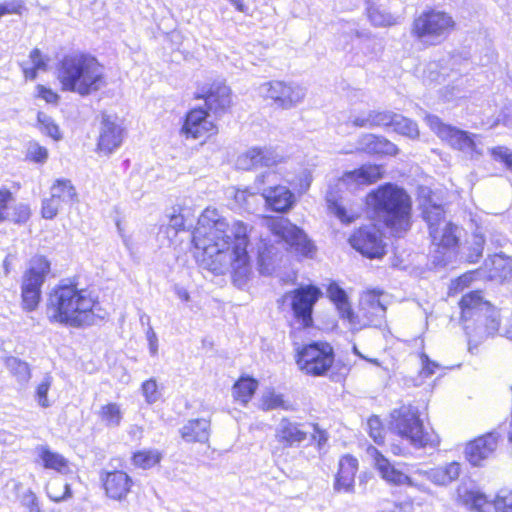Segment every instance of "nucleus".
I'll return each mask as SVG.
<instances>
[{"instance_id":"obj_1","label":"nucleus","mask_w":512,"mask_h":512,"mask_svg":"<svg viewBox=\"0 0 512 512\" xmlns=\"http://www.w3.org/2000/svg\"><path fill=\"white\" fill-rule=\"evenodd\" d=\"M195 226L192 242L203 251V262L217 275L231 273L235 282L243 281L250 272L247 226Z\"/></svg>"},{"instance_id":"obj_2","label":"nucleus","mask_w":512,"mask_h":512,"mask_svg":"<svg viewBox=\"0 0 512 512\" xmlns=\"http://www.w3.org/2000/svg\"><path fill=\"white\" fill-rule=\"evenodd\" d=\"M97 305L88 289L79 288L75 283H60L48 296L46 315L51 323L83 328L95 324Z\"/></svg>"},{"instance_id":"obj_3","label":"nucleus","mask_w":512,"mask_h":512,"mask_svg":"<svg viewBox=\"0 0 512 512\" xmlns=\"http://www.w3.org/2000/svg\"><path fill=\"white\" fill-rule=\"evenodd\" d=\"M57 80L62 91L80 96L91 95L107 83L103 64L86 52L65 55L58 64Z\"/></svg>"},{"instance_id":"obj_4","label":"nucleus","mask_w":512,"mask_h":512,"mask_svg":"<svg viewBox=\"0 0 512 512\" xmlns=\"http://www.w3.org/2000/svg\"><path fill=\"white\" fill-rule=\"evenodd\" d=\"M365 204L384 224H409L412 219V197L403 187L390 182L370 190Z\"/></svg>"},{"instance_id":"obj_5","label":"nucleus","mask_w":512,"mask_h":512,"mask_svg":"<svg viewBox=\"0 0 512 512\" xmlns=\"http://www.w3.org/2000/svg\"><path fill=\"white\" fill-rule=\"evenodd\" d=\"M368 455L373 458L374 465L380 472L383 479L387 482L402 485L407 484L412 487L426 492L427 487L417 481L418 477L426 478L435 485L445 486L458 479L461 473V465L458 462H451L444 466L435 467L429 470L418 469L413 473V476H407L401 471L396 470L375 447H368Z\"/></svg>"},{"instance_id":"obj_6","label":"nucleus","mask_w":512,"mask_h":512,"mask_svg":"<svg viewBox=\"0 0 512 512\" xmlns=\"http://www.w3.org/2000/svg\"><path fill=\"white\" fill-rule=\"evenodd\" d=\"M461 318L467 334L493 335L498 331L500 320L498 311L489 301L483 299L479 291L464 295L460 301Z\"/></svg>"},{"instance_id":"obj_7","label":"nucleus","mask_w":512,"mask_h":512,"mask_svg":"<svg viewBox=\"0 0 512 512\" xmlns=\"http://www.w3.org/2000/svg\"><path fill=\"white\" fill-rule=\"evenodd\" d=\"M390 428L416 448L435 447L438 440L427 431L420 419L419 410L413 405H402L391 412Z\"/></svg>"},{"instance_id":"obj_8","label":"nucleus","mask_w":512,"mask_h":512,"mask_svg":"<svg viewBox=\"0 0 512 512\" xmlns=\"http://www.w3.org/2000/svg\"><path fill=\"white\" fill-rule=\"evenodd\" d=\"M456 22L446 11L429 8L414 17L410 33L419 41L436 40L454 31Z\"/></svg>"},{"instance_id":"obj_9","label":"nucleus","mask_w":512,"mask_h":512,"mask_svg":"<svg viewBox=\"0 0 512 512\" xmlns=\"http://www.w3.org/2000/svg\"><path fill=\"white\" fill-rule=\"evenodd\" d=\"M383 292L380 290H368L361 294L358 311L350 310L347 321L350 329L359 331L366 327H381L385 322L386 306L381 300Z\"/></svg>"},{"instance_id":"obj_10","label":"nucleus","mask_w":512,"mask_h":512,"mask_svg":"<svg viewBox=\"0 0 512 512\" xmlns=\"http://www.w3.org/2000/svg\"><path fill=\"white\" fill-rule=\"evenodd\" d=\"M462 226H429L432 246L431 263L435 268H442L453 261L456 256Z\"/></svg>"},{"instance_id":"obj_11","label":"nucleus","mask_w":512,"mask_h":512,"mask_svg":"<svg viewBox=\"0 0 512 512\" xmlns=\"http://www.w3.org/2000/svg\"><path fill=\"white\" fill-rule=\"evenodd\" d=\"M179 133L187 140H197L206 144L218 133V125L210 118V112L202 106H195L186 111L182 118Z\"/></svg>"},{"instance_id":"obj_12","label":"nucleus","mask_w":512,"mask_h":512,"mask_svg":"<svg viewBox=\"0 0 512 512\" xmlns=\"http://www.w3.org/2000/svg\"><path fill=\"white\" fill-rule=\"evenodd\" d=\"M275 242L282 243L286 250L298 259H313L317 247L299 226H268Z\"/></svg>"},{"instance_id":"obj_13","label":"nucleus","mask_w":512,"mask_h":512,"mask_svg":"<svg viewBox=\"0 0 512 512\" xmlns=\"http://www.w3.org/2000/svg\"><path fill=\"white\" fill-rule=\"evenodd\" d=\"M334 361L333 348L324 342H313L304 346L298 353L297 364L308 375L325 374Z\"/></svg>"},{"instance_id":"obj_14","label":"nucleus","mask_w":512,"mask_h":512,"mask_svg":"<svg viewBox=\"0 0 512 512\" xmlns=\"http://www.w3.org/2000/svg\"><path fill=\"white\" fill-rule=\"evenodd\" d=\"M321 296L322 291L314 285L301 286L284 295V299L291 300L294 318L302 328L312 326L313 308Z\"/></svg>"},{"instance_id":"obj_15","label":"nucleus","mask_w":512,"mask_h":512,"mask_svg":"<svg viewBox=\"0 0 512 512\" xmlns=\"http://www.w3.org/2000/svg\"><path fill=\"white\" fill-rule=\"evenodd\" d=\"M429 128L443 142L458 151H475L476 142L473 135L450 124L444 123L438 116L428 115L425 118Z\"/></svg>"},{"instance_id":"obj_16","label":"nucleus","mask_w":512,"mask_h":512,"mask_svg":"<svg viewBox=\"0 0 512 512\" xmlns=\"http://www.w3.org/2000/svg\"><path fill=\"white\" fill-rule=\"evenodd\" d=\"M195 100H202L205 109L212 111L215 115L228 112L232 106V93L224 81L213 80L202 85L194 94Z\"/></svg>"},{"instance_id":"obj_17","label":"nucleus","mask_w":512,"mask_h":512,"mask_svg":"<svg viewBox=\"0 0 512 512\" xmlns=\"http://www.w3.org/2000/svg\"><path fill=\"white\" fill-rule=\"evenodd\" d=\"M377 226H360L349 238L350 245L363 256L379 259L386 254V243Z\"/></svg>"},{"instance_id":"obj_18","label":"nucleus","mask_w":512,"mask_h":512,"mask_svg":"<svg viewBox=\"0 0 512 512\" xmlns=\"http://www.w3.org/2000/svg\"><path fill=\"white\" fill-rule=\"evenodd\" d=\"M262 89L263 97L281 109H289L302 99L298 88L284 81H268L262 85Z\"/></svg>"},{"instance_id":"obj_19","label":"nucleus","mask_w":512,"mask_h":512,"mask_svg":"<svg viewBox=\"0 0 512 512\" xmlns=\"http://www.w3.org/2000/svg\"><path fill=\"white\" fill-rule=\"evenodd\" d=\"M124 129L109 115H103L95 152L100 156H110L123 143Z\"/></svg>"},{"instance_id":"obj_20","label":"nucleus","mask_w":512,"mask_h":512,"mask_svg":"<svg viewBox=\"0 0 512 512\" xmlns=\"http://www.w3.org/2000/svg\"><path fill=\"white\" fill-rule=\"evenodd\" d=\"M308 426L288 417H282L275 426L274 438L283 448L299 447L310 433Z\"/></svg>"},{"instance_id":"obj_21","label":"nucleus","mask_w":512,"mask_h":512,"mask_svg":"<svg viewBox=\"0 0 512 512\" xmlns=\"http://www.w3.org/2000/svg\"><path fill=\"white\" fill-rule=\"evenodd\" d=\"M28 205L16 203L15 196L7 186L0 187V222L23 224L30 218Z\"/></svg>"},{"instance_id":"obj_22","label":"nucleus","mask_w":512,"mask_h":512,"mask_svg":"<svg viewBox=\"0 0 512 512\" xmlns=\"http://www.w3.org/2000/svg\"><path fill=\"white\" fill-rule=\"evenodd\" d=\"M385 175L384 166L376 163H365L359 167L345 171L338 181L345 186H370L377 183Z\"/></svg>"},{"instance_id":"obj_23","label":"nucleus","mask_w":512,"mask_h":512,"mask_svg":"<svg viewBox=\"0 0 512 512\" xmlns=\"http://www.w3.org/2000/svg\"><path fill=\"white\" fill-rule=\"evenodd\" d=\"M100 479L106 496L116 501L125 500L133 485L132 478L121 470L102 471Z\"/></svg>"},{"instance_id":"obj_24","label":"nucleus","mask_w":512,"mask_h":512,"mask_svg":"<svg viewBox=\"0 0 512 512\" xmlns=\"http://www.w3.org/2000/svg\"><path fill=\"white\" fill-rule=\"evenodd\" d=\"M238 165L241 169L252 170L259 167L276 166L281 158L271 149L252 147L238 157Z\"/></svg>"},{"instance_id":"obj_25","label":"nucleus","mask_w":512,"mask_h":512,"mask_svg":"<svg viewBox=\"0 0 512 512\" xmlns=\"http://www.w3.org/2000/svg\"><path fill=\"white\" fill-rule=\"evenodd\" d=\"M497 443L498 435L496 433H488L476 438L474 441L468 443L465 448L467 460L474 466L480 465L483 460L493 454Z\"/></svg>"},{"instance_id":"obj_26","label":"nucleus","mask_w":512,"mask_h":512,"mask_svg":"<svg viewBox=\"0 0 512 512\" xmlns=\"http://www.w3.org/2000/svg\"><path fill=\"white\" fill-rule=\"evenodd\" d=\"M50 272V263L43 256H34L29 267L22 276L21 288H30L41 291L45 278Z\"/></svg>"},{"instance_id":"obj_27","label":"nucleus","mask_w":512,"mask_h":512,"mask_svg":"<svg viewBox=\"0 0 512 512\" xmlns=\"http://www.w3.org/2000/svg\"><path fill=\"white\" fill-rule=\"evenodd\" d=\"M263 198L267 208L277 213L288 212L295 203L293 193L287 187L281 185L270 187L263 194Z\"/></svg>"},{"instance_id":"obj_28","label":"nucleus","mask_w":512,"mask_h":512,"mask_svg":"<svg viewBox=\"0 0 512 512\" xmlns=\"http://www.w3.org/2000/svg\"><path fill=\"white\" fill-rule=\"evenodd\" d=\"M358 470V460L345 455L339 461V471L337 473L334 489L337 491L351 492L354 486V478Z\"/></svg>"},{"instance_id":"obj_29","label":"nucleus","mask_w":512,"mask_h":512,"mask_svg":"<svg viewBox=\"0 0 512 512\" xmlns=\"http://www.w3.org/2000/svg\"><path fill=\"white\" fill-rule=\"evenodd\" d=\"M182 439L188 443H206L210 437V421L206 418L190 419L180 429Z\"/></svg>"},{"instance_id":"obj_30","label":"nucleus","mask_w":512,"mask_h":512,"mask_svg":"<svg viewBox=\"0 0 512 512\" xmlns=\"http://www.w3.org/2000/svg\"><path fill=\"white\" fill-rule=\"evenodd\" d=\"M361 150L370 155L395 156L398 148L388 139L373 134L364 135L361 140Z\"/></svg>"},{"instance_id":"obj_31","label":"nucleus","mask_w":512,"mask_h":512,"mask_svg":"<svg viewBox=\"0 0 512 512\" xmlns=\"http://www.w3.org/2000/svg\"><path fill=\"white\" fill-rule=\"evenodd\" d=\"M471 235L465 240L463 249H467L466 260L470 263H476L482 256L485 243L483 226H472Z\"/></svg>"},{"instance_id":"obj_32","label":"nucleus","mask_w":512,"mask_h":512,"mask_svg":"<svg viewBox=\"0 0 512 512\" xmlns=\"http://www.w3.org/2000/svg\"><path fill=\"white\" fill-rule=\"evenodd\" d=\"M457 495L464 505L478 512H485V507L490 505L486 495L477 490L468 489L466 486H459Z\"/></svg>"},{"instance_id":"obj_33","label":"nucleus","mask_w":512,"mask_h":512,"mask_svg":"<svg viewBox=\"0 0 512 512\" xmlns=\"http://www.w3.org/2000/svg\"><path fill=\"white\" fill-rule=\"evenodd\" d=\"M259 408L266 412L276 409L288 411L292 410V405L284 399L283 394L277 393L273 388H268L260 397Z\"/></svg>"},{"instance_id":"obj_34","label":"nucleus","mask_w":512,"mask_h":512,"mask_svg":"<svg viewBox=\"0 0 512 512\" xmlns=\"http://www.w3.org/2000/svg\"><path fill=\"white\" fill-rule=\"evenodd\" d=\"M51 197L60 203L74 202L77 192L69 179H57L51 186Z\"/></svg>"},{"instance_id":"obj_35","label":"nucleus","mask_w":512,"mask_h":512,"mask_svg":"<svg viewBox=\"0 0 512 512\" xmlns=\"http://www.w3.org/2000/svg\"><path fill=\"white\" fill-rule=\"evenodd\" d=\"M490 278L506 280L512 276V260L501 254H495L489 259Z\"/></svg>"},{"instance_id":"obj_36","label":"nucleus","mask_w":512,"mask_h":512,"mask_svg":"<svg viewBox=\"0 0 512 512\" xmlns=\"http://www.w3.org/2000/svg\"><path fill=\"white\" fill-rule=\"evenodd\" d=\"M327 293L331 301L336 305L340 317L346 320L351 310L346 292L337 283L333 282L328 286Z\"/></svg>"},{"instance_id":"obj_37","label":"nucleus","mask_w":512,"mask_h":512,"mask_svg":"<svg viewBox=\"0 0 512 512\" xmlns=\"http://www.w3.org/2000/svg\"><path fill=\"white\" fill-rule=\"evenodd\" d=\"M162 458L158 449H143L135 452L131 460L134 466L146 470L159 464Z\"/></svg>"},{"instance_id":"obj_38","label":"nucleus","mask_w":512,"mask_h":512,"mask_svg":"<svg viewBox=\"0 0 512 512\" xmlns=\"http://www.w3.org/2000/svg\"><path fill=\"white\" fill-rule=\"evenodd\" d=\"M40 458L45 468L53 469L60 473H66L69 470L68 461L61 454L52 452L48 448H41Z\"/></svg>"},{"instance_id":"obj_39","label":"nucleus","mask_w":512,"mask_h":512,"mask_svg":"<svg viewBox=\"0 0 512 512\" xmlns=\"http://www.w3.org/2000/svg\"><path fill=\"white\" fill-rule=\"evenodd\" d=\"M29 57L32 62V66L31 67L22 66V72L26 79L34 80L37 77L38 72L40 70L44 71L47 69L48 59L44 57L41 50L38 48H34L30 52Z\"/></svg>"},{"instance_id":"obj_40","label":"nucleus","mask_w":512,"mask_h":512,"mask_svg":"<svg viewBox=\"0 0 512 512\" xmlns=\"http://www.w3.org/2000/svg\"><path fill=\"white\" fill-rule=\"evenodd\" d=\"M258 387L256 380L252 378H241L233 387L234 397L244 405L249 402Z\"/></svg>"},{"instance_id":"obj_41","label":"nucleus","mask_w":512,"mask_h":512,"mask_svg":"<svg viewBox=\"0 0 512 512\" xmlns=\"http://www.w3.org/2000/svg\"><path fill=\"white\" fill-rule=\"evenodd\" d=\"M367 17L371 24L377 27H390L397 24V17L374 5L367 8Z\"/></svg>"},{"instance_id":"obj_42","label":"nucleus","mask_w":512,"mask_h":512,"mask_svg":"<svg viewBox=\"0 0 512 512\" xmlns=\"http://www.w3.org/2000/svg\"><path fill=\"white\" fill-rule=\"evenodd\" d=\"M6 367L11 374L16 377L17 381L21 384L27 383L31 378L29 366L26 362L16 358L8 357L6 359Z\"/></svg>"},{"instance_id":"obj_43","label":"nucleus","mask_w":512,"mask_h":512,"mask_svg":"<svg viewBox=\"0 0 512 512\" xmlns=\"http://www.w3.org/2000/svg\"><path fill=\"white\" fill-rule=\"evenodd\" d=\"M36 126L44 135L52 138L54 141L61 139L59 126L45 113H37Z\"/></svg>"},{"instance_id":"obj_44","label":"nucleus","mask_w":512,"mask_h":512,"mask_svg":"<svg viewBox=\"0 0 512 512\" xmlns=\"http://www.w3.org/2000/svg\"><path fill=\"white\" fill-rule=\"evenodd\" d=\"M101 420L109 427L119 426L122 420V412L117 403H109L101 407L99 412Z\"/></svg>"},{"instance_id":"obj_45","label":"nucleus","mask_w":512,"mask_h":512,"mask_svg":"<svg viewBox=\"0 0 512 512\" xmlns=\"http://www.w3.org/2000/svg\"><path fill=\"white\" fill-rule=\"evenodd\" d=\"M46 490L48 497L55 502L62 501L71 496L69 484L60 480L51 481L47 485Z\"/></svg>"},{"instance_id":"obj_46","label":"nucleus","mask_w":512,"mask_h":512,"mask_svg":"<svg viewBox=\"0 0 512 512\" xmlns=\"http://www.w3.org/2000/svg\"><path fill=\"white\" fill-rule=\"evenodd\" d=\"M193 216V210L190 207L181 204L171 206L167 214V218L172 224H184Z\"/></svg>"},{"instance_id":"obj_47","label":"nucleus","mask_w":512,"mask_h":512,"mask_svg":"<svg viewBox=\"0 0 512 512\" xmlns=\"http://www.w3.org/2000/svg\"><path fill=\"white\" fill-rule=\"evenodd\" d=\"M48 159V150L38 142H30L26 153L25 160L32 163L43 164Z\"/></svg>"},{"instance_id":"obj_48","label":"nucleus","mask_w":512,"mask_h":512,"mask_svg":"<svg viewBox=\"0 0 512 512\" xmlns=\"http://www.w3.org/2000/svg\"><path fill=\"white\" fill-rule=\"evenodd\" d=\"M491 504L495 512H512V490L500 489Z\"/></svg>"},{"instance_id":"obj_49","label":"nucleus","mask_w":512,"mask_h":512,"mask_svg":"<svg viewBox=\"0 0 512 512\" xmlns=\"http://www.w3.org/2000/svg\"><path fill=\"white\" fill-rule=\"evenodd\" d=\"M22 306L26 311H34L40 302L41 291L30 288H21Z\"/></svg>"},{"instance_id":"obj_50","label":"nucleus","mask_w":512,"mask_h":512,"mask_svg":"<svg viewBox=\"0 0 512 512\" xmlns=\"http://www.w3.org/2000/svg\"><path fill=\"white\" fill-rule=\"evenodd\" d=\"M27 6L24 0H11L0 3V19L6 15L21 16L27 12Z\"/></svg>"},{"instance_id":"obj_51","label":"nucleus","mask_w":512,"mask_h":512,"mask_svg":"<svg viewBox=\"0 0 512 512\" xmlns=\"http://www.w3.org/2000/svg\"><path fill=\"white\" fill-rule=\"evenodd\" d=\"M52 381H53L52 376L49 374H46L44 376L43 380L41 381V383H39V385L36 388V395H35L36 401L43 408H47V407L51 406V404L48 400L47 394L52 385Z\"/></svg>"},{"instance_id":"obj_52","label":"nucleus","mask_w":512,"mask_h":512,"mask_svg":"<svg viewBox=\"0 0 512 512\" xmlns=\"http://www.w3.org/2000/svg\"><path fill=\"white\" fill-rule=\"evenodd\" d=\"M141 390L145 401L148 404L156 403L161 397V393L158 390L157 381L154 378H150L144 381L141 385Z\"/></svg>"},{"instance_id":"obj_53","label":"nucleus","mask_w":512,"mask_h":512,"mask_svg":"<svg viewBox=\"0 0 512 512\" xmlns=\"http://www.w3.org/2000/svg\"><path fill=\"white\" fill-rule=\"evenodd\" d=\"M35 97L42 99L46 104L49 105H57L60 101V95L51 87L43 84L36 85Z\"/></svg>"},{"instance_id":"obj_54","label":"nucleus","mask_w":512,"mask_h":512,"mask_svg":"<svg viewBox=\"0 0 512 512\" xmlns=\"http://www.w3.org/2000/svg\"><path fill=\"white\" fill-rule=\"evenodd\" d=\"M328 209L343 223H351L357 218V215L349 214L347 209L338 200H329Z\"/></svg>"},{"instance_id":"obj_55","label":"nucleus","mask_w":512,"mask_h":512,"mask_svg":"<svg viewBox=\"0 0 512 512\" xmlns=\"http://www.w3.org/2000/svg\"><path fill=\"white\" fill-rule=\"evenodd\" d=\"M494 160L501 162L505 168L512 172V151L504 146H496L490 150Z\"/></svg>"},{"instance_id":"obj_56","label":"nucleus","mask_w":512,"mask_h":512,"mask_svg":"<svg viewBox=\"0 0 512 512\" xmlns=\"http://www.w3.org/2000/svg\"><path fill=\"white\" fill-rule=\"evenodd\" d=\"M367 429L370 437L374 440L375 443L382 444L384 442V429L379 417H370L367 421Z\"/></svg>"},{"instance_id":"obj_57","label":"nucleus","mask_w":512,"mask_h":512,"mask_svg":"<svg viewBox=\"0 0 512 512\" xmlns=\"http://www.w3.org/2000/svg\"><path fill=\"white\" fill-rule=\"evenodd\" d=\"M222 218L217 208L208 206L201 213L198 224H221Z\"/></svg>"},{"instance_id":"obj_58","label":"nucleus","mask_w":512,"mask_h":512,"mask_svg":"<svg viewBox=\"0 0 512 512\" xmlns=\"http://www.w3.org/2000/svg\"><path fill=\"white\" fill-rule=\"evenodd\" d=\"M60 202L50 196V198L46 199L42 204L41 214L43 218L51 220L53 219L57 213Z\"/></svg>"},{"instance_id":"obj_59","label":"nucleus","mask_w":512,"mask_h":512,"mask_svg":"<svg viewBox=\"0 0 512 512\" xmlns=\"http://www.w3.org/2000/svg\"><path fill=\"white\" fill-rule=\"evenodd\" d=\"M421 364V375L425 378L432 376L435 373V370L440 368L438 363L431 361L424 353L421 355Z\"/></svg>"},{"instance_id":"obj_60","label":"nucleus","mask_w":512,"mask_h":512,"mask_svg":"<svg viewBox=\"0 0 512 512\" xmlns=\"http://www.w3.org/2000/svg\"><path fill=\"white\" fill-rule=\"evenodd\" d=\"M22 504L28 509V512H40V507L37 502L36 495L28 491L22 496Z\"/></svg>"},{"instance_id":"obj_61","label":"nucleus","mask_w":512,"mask_h":512,"mask_svg":"<svg viewBox=\"0 0 512 512\" xmlns=\"http://www.w3.org/2000/svg\"><path fill=\"white\" fill-rule=\"evenodd\" d=\"M308 428L313 429L312 438L317 442L319 449L324 446L328 440V435L324 430H321L316 424H308Z\"/></svg>"},{"instance_id":"obj_62","label":"nucleus","mask_w":512,"mask_h":512,"mask_svg":"<svg viewBox=\"0 0 512 512\" xmlns=\"http://www.w3.org/2000/svg\"><path fill=\"white\" fill-rule=\"evenodd\" d=\"M146 338L149 344L150 354L155 356L158 352V338L151 325H149L146 330Z\"/></svg>"},{"instance_id":"obj_63","label":"nucleus","mask_w":512,"mask_h":512,"mask_svg":"<svg viewBox=\"0 0 512 512\" xmlns=\"http://www.w3.org/2000/svg\"><path fill=\"white\" fill-rule=\"evenodd\" d=\"M433 212L436 215L435 222H441L444 219V210L440 206H431L430 209H426L424 212V219L428 224H435L430 218V213Z\"/></svg>"},{"instance_id":"obj_64","label":"nucleus","mask_w":512,"mask_h":512,"mask_svg":"<svg viewBox=\"0 0 512 512\" xmlns=\"http://www.w3.org/2000/svg\"><path fill=\"white\" fill-rule=\"evenodd\" d=\"M470 280L471 277L469 275H463L452 283V289L455 291H460L470 282Z\"/></svg>"}]
</instances>
